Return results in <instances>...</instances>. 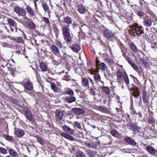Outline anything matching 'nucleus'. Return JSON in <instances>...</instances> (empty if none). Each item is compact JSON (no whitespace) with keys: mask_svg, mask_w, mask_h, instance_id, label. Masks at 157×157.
Here are the masks:
<instances>
[{"mask_svg":"<svg viewBox=\"0 0 157 157\" xmlns=\"http://www.w3.org/2000/svg\"><path fill=\"white\" fill-rule=\"evenodd\" d=\"M89 80L90 82L91 83L92 85V86L93 87H94V82H93V80L91 78H89Z\"/></svg>","mask_w":157,"mask_h":157,"instance_id":"nucleus-62","label":"nucleus"},{"mask_svg":"<svg viewBox=\"0 0 157 157\" xmlns=\"http://www.w3.org/2000/svg\"><path fill=\"white\" fill-rule=\"evenodd\" d=\"M124 141L127 143L132 146H136L137 144L134 140L128 136L125 138Z\"/></svg>","mask_w":157,"mask_h":157,"instance_id":"nucleus-14","label":"nucleus"},{"mask_svg":"<svg viewBox=\"0 0 157 157\" xmlns=\"http://www.w3.org/2000/svg\"><path fill=\"white\" fill-rule=\"evenodd\" d=\"M22 83L25 89L29 91L32 90L33 88V85L29 79H25L23 80Z\"/></svg>","mask_w":157,"mask_h":157,"instance_id":"nucleus-3","label":"nucleus"},{"mask_svg":"<svg viewBox=\"0 0 157 157\" xmlns=\"http://www.w3.org/2000/svg\"><path fill=\"white\" fill-rule=\"evenodd\" d=\"M66 93L67 94L70 96H73L74 95L73 91L70 88H68L67 90Z\"/></svg>","mask_w":157,"mask_h":157,"instance_id":"nucleus-41","label":"nucleus"},{"mask_svg":"<svg viewBox=\"0 0 157 157\" xmlns=\"http://www.w3.org/2000/svg\"><path fill=\"white\" fill-rule=\"evenodd\" d=\"M63 79L67 81H69L71 80L70 77L67 75V72H66V75H64Z\"/></svg>","mask_w":157,"mask_h":157,"instance_id":"nucleus-47","label":"nucleus"},{"mask_svg":"<svg viewBox=\"0 0 157 157\" xmlns=\"http://www.w3.org/2000/svg\"><path fill=\"white\" fill-rule=\"evenodd\" d=\"M0 153L3 154H6L7 153V151L5 148L0 147Z\"/></svg>","mask_w":157,"mask_h":157,"instance_id":"nucleus-50","label":"nucleus"},{"mask_svg":"<svg viewBox=\"0 0 157 157\" xmlns=\"http://www.w3.org/2000/svg\"><path fill=\"white\" fill-rule=\"evenodd\" d=\"M152 22L151 20L148 19H144V24L146 26L149 27L151 25Z\"/></svg>","mask_w":157,"mask_h":157,"instance_id":"nucleus-29","label":"nucleus"},{"mask_svg":"<svg viewBox=\"0 0 157 157\" xmlns=\"http://www.w3.org/2000/svg\"><path fill=\"white\" fill-rule=\"evenodd\" d=\"M36 139L37 141L41 144L43 145L44 144V141L40 137L37 136L36 137Z\"/></svg>","mask_w":157,"mask_h":157,"instance_id":"nucleus-48","label":"nucleus"},{"mask_svg":"<svg viewBox=\"0 0 157 157\" xmlns=\"http://www.w3.org/2000/svg\"><path fill=\"white\" fill-rule=\"evenodd\" d=\"M78 11L81 13L83 14L85 12V10L84 8L82 5L79 6L78 7Z\"/></svg>","mask_w":157,"mask_h":157,"instance_id":"nucleus-40","label":"nucleus"},{"mask_svg":"<svg viewBox=\"0 0 157 157\" xmlns=\"http://www.w3.org/2000/svg\"><path fill=\"white\" fill-rule=\"evenodd\" d=\"M9 154L12 156L14 157H18V154L14 149H10L9 150Z\"/></svg>","mask_w":157,"mask_h":157,"instance_id":"nucleus-25","label":"nucleus"},{"mask_svg":"<svg viewBox=\"0 0 157 157\" xmlns=\"http://www.w3.org/2000/svg\"><path fill=\"white\" fill-rule=\"evenodd\" d=\"M130 27L131 33L134 36H140L144 33L143 27L141 26H139L136 23L134 24Z\"/></svg>","mask_w":157,"mask_h":157,"instance_id":"nucleus-2","label":"nucleus"},{"mask_svg":"<svg viewBox=\"0 0 157 157\" xmlns=\"http://www.w3.org/2000/svg\"><path fill=\"white\" fill-rule=\"evenodd\" d=\"M2 62H3V63H2V66L3 67H5V66H6L7 64L6 63V62H5V60L3 58H2Z\"/></svg>","mask_w":157,"mask_h":157,"instance_id":"nucleus-58","label":"nucleus"},{"mask_svg":"<svg viewBox=\"0 0 157 157\" xmlns=\"http://www.w3.org/2000/svg\"><path fill=\"white\" fill-rule=\"evenodd\" d=\"M14 134L17 136L18 137H21L24 134V131L19 128H14Z\"/></svg>","mask_w":157,"mask_h":157,"instance_id":"nucleus-11","label":"nucleus"},{"mask_svg":"<svg viewBox=\"0 0 157 157\" xmlns=\"http://www.w3.org/2000/svg\"><path fill=\"white\" fill-rule=\"evenodd\" d=\"M139 90V89L137 88H135L133 90L132 94L134 97H138L140 94Z\"/></svg>","mask_w":157,"mask_h":157,"instance_id":"nucleus-35","label":"nucleus"},{"mask_svg":"<svg viewBox=\"0 0 157 157\" xmlns=\"http://www.w3.org/2000/svg\"><path fill=\"white\" fill-rule=\"evenodd\" d=\"M42 6L45 11V13H48L49 12V8L47 5V4L45 2H43L42 3Z\"/></svg>","mask_w":157,"mask_h":157,"instance_id":"nucleus-33","label":"nucleus"},{"mask_svg":"<svg viewBox=\"0 0 157 157\" xmlns=\"http://www.w3.org/2000/svg\"><path fill=\"white\" fill-rule=\"evenodd\" d=\"M122 76V73L121 72V70H118L117 73V79L118 81V82H119V81H120L121 80Z\"/></svg>","mask_w":157,"mask_h":157,"instance_id":"nucleus-31","label":"nucleus"},{"mask_svg":"<svg viewBox=\"0 0 157 157\" xmlns=\"http://www.w3.org/2000/svg\"><path fill=\"white\" fill-rule=\"evenodd\" d=\"M63 20L64 22L66 23L67 25H69L72 23V19L68 16L64 17Z\"/></svg>","mask_w":157,"mask_h":157,"instance_id":"nucleus-22","label":"nucleus"},{"mask_svg":"<svg viewBox=\"0 0 157 157\" xmlns=\"http://www.w3.org/2000/svg\"><path fill=\"white\" fill-rule=\"evenodd\" d=\"M105 61L108 63H111V60L109 58H106L105 59Z\"/></svg>","mask_w":157,"mask_h":157,"instance_id":"nucleus-61","label":"nucleus"},{"mask_svg":"<svg viewBox=\"0 0 157 157\" xmlns=\"http://www.w3.org/2000/svg\"><path fill=\"white\" fill-rule=\"evenodd\" d=\"M132 67L133 69L138 73H140V71L138 66L134 62L130 64Z\"/></svg>","mask_w":157,"mask_h":157,"instance_id":"nucleus-34","label":"nucleus"},{"mask_svg":"<svg viewBox=\"0 0 157 157\" xmlns=\"http://www.w3.org/2000/svg\"><path fill=\"white\" fill-rule=\"evenodd\" d=\"M124 57L125 58L126 60L130 64L134 62L133 60L131 59L129 57L127 56H126V55H125V57Z\"/></svg>","mask_w":157,"mask_h":157,"instance_id":"nucleus-51","label":"nucleus"},{"mask_svg":"<svg viewBox=\"0 0 157 157\" xmlns=\"http://www.w3.org/2000/svg\"><path fill=\"white\" fill-rule=\"evenodd\" d=\"M85 145L89 148H93L94 147V146L92 143H86L85 144Z\"/></svg>","mask_w":157,"mask_h":157,"instance_id":"nucleus-52","label":"nucleus"},{"mask_svg":"<svg viewBox=\"0 0 157 157\" xmlns=\"http://www.w3.org/2000/svg\"><path fill=\"white\" fill-rule=\"evenodd\" d=\"M6 139L8 141H12L13 139V138L10 136H6L5 137Z\"/></svg>","mask_w":157,"mask_h":157,"instance_id":"nucleus-55","label":"nucleus"},{"mask_svg":"<svg viewBox=\"0 0 157 157\" xmlns=\"http://www.w3.org/2000/svg\"><path fill=\"white\" fill-rule=\"evenodd\" d=\"M128 127L129 129L132 130L134 131H136L138 130V127L132 123H129Z\"/></svg>","mask_w":157,"mask_h":157,"instance_id":"nucleus-19","label":"nucleus"},{"mask_svg":"<svg viewBox=\"0 0 157 157\" xmlns=\"http://www.w3.org/2000/svg\"><path fill=\"white\" fill-rule=\"evenodd\" d=\"M33 0V1L34 3L35 9L36 10V9L37 8V7H36V2L38 0Z\"/></svg>","mask_w":157,"mask_h":157,"instance_id":"nucleus-63","label":"nucleus"},{"mask_svg":"<svg viewBox=\"0 0 157 157\" xmlns=\"http://www.w3.org/2000/svg\"><path fill=\"white\" fill-rule=\"evenodd\" d=\"M62 34L63 36L65 42L68 45H70L72 44L73 41L72 40V37L70 35L71 30L69 28V25H66L62 26Z\"/></svg>","mask_w":157,"mask_h":157,"instance_id":"nucleus-1","label":"nucleus"},{"mask_svg":"<svg viewBox=\"0 0 157 157\" xmlns=\"http://www.w3.org/2000/svg\"><path fill=\"white\" fill-rule=\"evenodd\" d=\"M55 44L56 45L59 47L60 48H62L63 47L62 42L58 39H56L55 40Z\"/></svg>","mask_w":157,"mask_h":157,"instance_id":"nucleus-38","label":"nucleus"},{"mask_svg":"<svg viewBox=\"0 0 157 157\" xmlns=\"http://www.w3.org/2000/svg\"><path fill=\"white\" fill-rule=\"evenodd\" d=\"M70 48L72 50V51L75 52H77L80 50V47L78 44H74L71 46H70Z\"/></svg>","mask_w":157,"mask_h":157,"instance_id":"nucleus-20","label":"nucleus"},{"mask_svg":"<svg viewBox=\"0 0 157 157\" xmlns=\"http://www.w3.org/2000/svg\"><path fill=\"white\" fill-rule=\"evenodd\" d=\"M61 135L62 136L71 141H74V137L65 133H61Z\"/></svg>","mask_w":157,"mask_h":157,"instance_id":"nucleus-23","label":"nucleus"},{"mask_svg":"<svg viewBox=\"0 0 157 157\" xmlns=\"http://www.w3.org/2000/svg\"><path fill=\"white\" fill-rule=\"evenodd\" d=\"M63 115V112L62 111L56 110L55 112V117L57 120L62 119Z\"/></svg>","mask_w":157,"mask_h":157,"instance_id":"nucleus-10","label":"nucleus"},{"mask_svg":"<svg viewBox=\"0 0 157 157\" xmlns=\"http://www.w3.org/2000/svg\"><path fill=\"white\" fill-rule=\"evenodd\" d=\"M26 10L30 16H34L35 14V11L33 10L32 8L29 6H27L26 7Z\"/></svg>","mask_w":157,"mask_h":157,"instance_id":"nucleus-18","label":"nucleus"},{"mask_svg":"<svg viewBox=\"0 0 157 157\" xmlns=\"http://www.w3.org/2000/svg\"><path fill=\"white\" fill-rule=\"evenodd\" d=\"M140 64L142 67L145 68H148L149 67V64L148 62L145 60L144 58H140L139 60Z\"/></svg>","mask_w":157,"mask_h":157,"instance_id":"nucleus-13","label":"nucleus"},{"mask_svg":"<svg viewBox=\"0 0 157 157\" xmlns=\"http://www.w3.org/2000/svg\"><path fill=\"white\" fill-rule=\"evenodd\" d=\"M117 109H118V110H117V113H118L119 114H122V112H123V111H122L121 109H118L117 108H116Z\"/></svg>","mask_w":157,"mask_h":157,"instance_id":"nucleus-57","label":"nucleus"},{"mask_svg":"<svg viewBox=\"0 0 157 157\" xmlns=\"http://www.w3.org/2000/svg\"><path fill=\"white\" fill-rule=\"evenodd\" d=\"M107 74H108V75L109 76V77H111V74L110 71H107Z\"/></svg>","mask_w":157,"mask_h":157,"instance_id":"nucleus-64","label":"nucleus"},{"mask_svg":"<svg viewBox=\"0 0 157 157\" xmlns=\"http://www.w3.org/2000/svg\"><path fill=\"white\" fill-rule=\"evenodd\" d=\"M111 133L113 136L119 138L121 137V134L119 133L118 132L115 130H113L111 131Z\"/></svg>","mask_w":157,"mask_h":157,"instance_id":"nucleus-30","label":"nucleus"},{"mask_svg":"<svg viewBox=\"0 0 157 157\" xmlns=\"http://www.w3.org/2000/svg\"><path fill=\"white\" fill-rule=\"evenodd\" d=\"M42 19H43V21H44L46 24H48L49 23V20L47 18L43 17H42Z\"/></svg>","mask_w":157,"mask_h":157,"instance_id":"nucleus-54","label":"nucleus"},{"mask_svg":"<svg viewBox=\"0 0 157 157\" xmlns=\"http://www.w3.org/2000/svg\"><path fill=\"white\" fill-rule=\"evenodd\" d=\"M82 85L84 87L89 88V82L87 78H82Z\"/></svg>","mask_w":157,"mask_h":157,"instance_id":"nucleus-16","label":"nucleus"},{"mask_svg":"<svg viewBox=\"0 0 157 157\" xmlns=\"http://www.w3.org/2000/svg\"><path fill=\"white\" fill-rule=\"evenodd\" d=\"M100 66L101 70L102 71H105L107 68L106 65L104 63H100Z\"/></svg>","mask_w":157,"mask_h":157,"instance_id":"nucleus-43","label":"nucleus"},{"mask_svg":"<svg viewBox=\"0 0 157 157\" xmlns=\"http://www.w3.org/2000/svg\"><path fill=\"white\" fill-rule=\"evenodd\" d=\"M89 89V93L91 95L94 96L96 95L95 91L94 89L91 87Z\"/></svg>","mask_w":157,"mask_h":157,"instance_id":"nucleus-46","label":"nucleus"},{"mask_svg":"<svg viewBox=\"0 0 157 157\" xmlns=\"http://www.w3.org/2000/svg\"><path fill=\"white\" fill-rule=\"evenodd\" d=\"M103 33L105 36L108 40H111L112 38L114 37L115 33L109 29H105L104 30Z\"/></svg>","mask_w":157,"mask_h":157,"instance_id":"nucleus-4","label":"nucleus"},{"mask_svg":"<svg viewBox=\"0 0 157 157\" xmlns=\"http://www.w3.org/2000/svg\"><path fill=\"white\" fill-rule=\"evenodd\" d=\"M24 23L29 28L32 29H33L35 28V26L33 23L29 18L25 17H24Z\"/></svg>","mask_w":157,"mask_h":157,"instance_id":"nucleus-7","label":"nucleus"},{"mask_svg":"<svg viewBox=\"0 0 157 157\" xmlns=\"http://www.w3.org/2000/svg\"><path fill=\"white\" fill-rule=\"evenodd\" d=\"M63 129L65 132L69 134L73 135L74 134V130L72 129L67 125H64L63 126Z\"/></svg>","mask_w":157,"mask_h":157,"instance_id":"nucleus-12","label":"nucleus"},{"mask_svg":"<svg viewBox=\"0 0 157 157\" xmlns=\"http://www.w3.org/2000/svg\"><path fill=\"white\" fill-rule=\"evenodd\" d=\"M8 23L11 26H13L16 24L14 20L12 19L9 18L8 20Z\"/></svg>","mask_w":157,"mask_h":157,"instance_id":"nucleus-45","label":"nucleus"},{"mask_svg":"<svg viewBox=\"0 0 157 157\" xmlns=\"http://www.w3.org/2000/svg\"><path fill=\"white\" fill-rule=\"evenodd\" d=\"M102 90L104 93H105L106 94H108L110 93V90L109 88L107 87H103Z\"/></svg>","mask_w":157,"mask_h":157,"instance_id":"nucleus-44","label":"nucleus"},{"mask_svg":"<svg viewBox=\"0 0 157 157\" xmlns=\"http://www.w3.org/2000/svg\"><path fill=\"white\" fill-rule=\"evenodd\" d=\"M137 14L140 17H142L144 16V13L140 10L137 11Z\"/></svg>","mask_w":157,"mask_h":157,"instance_id":"nucleus-56","label":"nucleus"},{"mask_svg":"<svg viewBox=\"0 0 157 157\" xmlns=\"http://www.w3.org/2000/svg\"><path fill=\"white\" fill-rule=\"evenodd\" d=\"M145 149L148 152L152 155L155 154L156 152V150L153 147L150 145L147 146Z\"/></svg>","mask_w":157,"mask_h":157,"instance_id":"nucleus-17","label":"nucleus"},{"mask_svg":"<svg viewBox=\"0 0 157 157\" xmlns=\"http://www.w3.org/2000/svg\"><path fill=\"white\" fill-rule=\"evenodd\" d=\"M72 112L76 115H81L85 113V110L82 108H73L71 109Z\"/></svg>","mask_w":157,"mask_h":157,"instance_id":"nucleus-8","label":"nucleus"},{"mask_svg":"<svg viewBox=\"0 0 157 157\" xmlns=\"http://www.w3.org/2000/svg\"><path fill=\"white\" fill-rule=\"evenodd\" d=\"M23 112L26 118L30 121H33V120L32 114L30 110L27 108H24L23 109Z\"/></svg>","mask_w":157,"mask_h":157,"instance_id":"nucleus-6","label":"nucleus"},{"mask_svg":"<svg viewBox=\"0 0 157 157\" xmlns=\"http://www.w3.org/2000/svg\"><path fill=\"white\" fill-rule=\"evenodd\" d=\"M86 152L90 157H94L96 154V153L90 150H87Z\"/></svg>","mask_w":157,"mask_h":157,"instance_id":"nucleus-36","label":"nucleus"},{"mask_svg":"<svg viewBox=\"0 0 157 157\" xmlns=\"http://www.w3.org/2000/svg\"><path fill=\"white\" fill-rule=\"evenodd\" d=\"M75 126L80 129H81V126L80 123L78 121H75L74 123Z\"/></svg>","mask_w":157,"mask_h":157,"instance_id":"nucleus-49","label":"nucleus"},{"mask_svg":"<svg viewBox=\"0 0 157 157\" xmlns=\"http://www.w3.org/2000/svg\"><path fill=\"white\" fill-rule=\"evenodd\" d=\"M129 46L133 52L135 53L138 52V50L136 45L133 43H131L129 44Z\"/></svg>","mask_w":157,"mask_h":157,"instance_id":"nucleus-24","label":"nucleus"},{"mask_svg":"<svg viewBox=\"0 0 157 157\" xmlns=\"http://www.w3.org/2000/svg\"><path fill=\"white\" fill-rule=\"evenodd\" d=\"M148 122L151 124H154L156 121L155 118L152 116L149 117L147 119Z\"/></svg>","mask_w":157,"mask_h":157,"instance_id":"nucleus-32","label":"nucleus"},{"mask_svg":"<svg viewBox=\"0 0 157 157\" xmlns=\"http://www.w3.org/2000/svg\"><path fill=\"white\" fill-rule=\"evenodd\" d=\"M50 49L52 52L55 55L59 56L60 51L58 47L56 45L52 44L50 47Z\"/></svg>","mask_w":157,"mask_h":157,"instance_id":"nucleus-5","label":"nucleus"},{"mask_svg":"<svg viewBox=\"0 0 157 157\" xmlns=\"http://www.w3.org/2000/svg\"><path fill=\"white\" fill-rule=\"evenodd\" d=\"M149 97L147 93H144L143 95V98L144 102L147 103Z\"/></svg>","mask_w":157,"mask_h":157,"instance_id":"nucleus-39","label":"nucleus"},{"mask_svg":"<svg viewBox=\"0 0 157 157\" xmlns=\"http://www.w3.org/2000/svg\"><path fill=\"white\" fill-rule=\"evenodd\" d=\"M120 47L123 56L124 57H125V55L127 52V49L125 47V46L122 44H121Z\"/></svg>","mask_w":157,"mask_h":157,"instance_id":"nucleus-26","label":"nucleus"},{"mask_svg":"<svg viewBox=\"0 0 157 157\" xmlns=\"http://www.w3.org/2000/svg\"><path fill=\"white\" fill-rule=\"evenodd\" d=\"M14 12L19 15L24 16L26 14V11L22 9L19 7H15L14 9Z\"/></svg>","mask_w":157,"mask_h":157,"instance_id":"nucleus-9","label":"nucleus"},{"mask_svg":"<svg viewBox=\"0 0 157 157\" xmlns=\"http://www.w3.org/2000/svg\"><path fill=\"white\" fill-rule=\"evenodd\" d=\"M76 157H86L85 154L82 151H78L76 153Z\"/></svg>","mask_w":157,"mask_h":157,"instance_id":"nucleus-42","label":"nucleus"},{"mask_svg":"<svg viewBox=\"0 0 157 157\" xmlns=\"http://www.w3.org/2000/svg\"><path fill=\"white\" fill-rule=\"evenodd\" d=\"M40 67L42 71L46 72L47 71V68L44 62H41L40 64Z\"/></svg>","mask_w":157,"mask_h":157,"instance_id":"nucleus-28","label":"nucleus"},{"mask_svg":"<svg viewBox=\"0 0 157 157\" xmlns=\"http://www.w3.org/2000/svg\"><path fill=\"white\" fill-rule=\"evenodd\" d=\"M96 71V70L93 68H92L90 71V73L92 75H94Z\"/></svg>","mask_w":157,"mask_h":157,"instance_id":"nucleus-59","label":"nucleus"},{"mask_svg":"<svg viewBox=\"0 0 157 157\" xmlns=\"http://www.w3.org/2000/svg\"><path fill=\"white\" fill-rule=\"evenodd\" d=\"M124 82L127 84L128 85L129 84V78L126 72L124 73Z\"/></svg>","mask_w":157,"mask_h":157,"instance_id":"nucleus-37","label":"nucleus"},{"mask_svg":"<svg viewBox=\"0 0 157 157\" xmlns=\"http://www.w3.org/2000/svg\"><path fill=\"white\" fill-rule=\"evenodd\" d=\"M51 86L52 90H55V88L56 87V86L54 83H52L51 84Z\"/></svg>","mask_w":157,"mask_h":157,"instance_id":"nucleus-60","label":"nucleus"},{"mask_svg":"<svg viewBox=\"0 0 157 157\" xmlns=\"http://www.w3.org/2000/svg\"><path fill=\"white\" fill-rule=\"evenodd\" d=\"M16 40L17 42L19 44L21 43L23 41V39L20 37H17Z\"/></svg>","mask_w":157,"mask_h":157,"instance_id":"nucleus-53","label":"nucleus"},{"mask_svg":"<svg viewBox=\"0 0 157 157\" xmlns=\"http://www.w3.org/2000/svg\"><path fill=\"white\" fill-rule=\"evenodd\" d=\"M98 109L102 113H110V111L109 108L104 106H98Z\"/></svg>","mask_w":157,"mask_h":157,"instance_id":"nucleus-15","label":"nucleus"},{"mask_svg":"<svg viewBox=\"0 0 157 157\" xmlns=\"http://www.w3.org/2000/svg\"><path fill=\"white\" fill-rule=\"evenodd\" d=\"M94 79L96 83H97L100 81L102 82L101 80V76L98 74H95L94 77Z\"/></svg>","mask_w":157,"mask_h":157,"instance_id":"nucleus-27","label":"nucleus"},{"mask_svg":"<svg viewBox=\"0 0 157 157\" xmlns=\"http://www.w3.org/2000/svg\"><path fill=\"white\" fill-rule=\"evenodd\" d=\"M65 101L69 103H71L75 101H76V98L75 97L72 96L67 97L65 98Z\"/></svg>","mask_w":157,"mask_h":157,"instance_id":"nucleus-21","label":"nucleus"}]
</instances>
